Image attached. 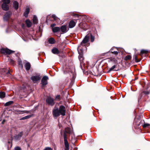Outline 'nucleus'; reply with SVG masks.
I'll use <instances>...</instances> for the list:
<instances>
[{"label":"nucleus","mask_w":150,"mask_h":150,"mask_svg":"<svg viewBox=\"0 0 150 150\" xmlns=\"http://www.w3.org/2000/svg\"><path fill=\"white\" fill-rule=\"evenodd\" d=\"M145 93L146 94H148L149 93L148 92H145Z\"/></svg>","instance_id":"a18cd8bd"},{"label":"nucleus","mask_w":150,"mask_h":150,"mask_svg":"<svg viewBox=\"0 0 150 150\" xmlns=\"http://www.w3.org/2000/svg\"><path fill=\"white\" fill-rule=\"evenodd\" d=\"M66 133H66L65 132H64V140L67 139V135L66 134Z\"/></svg>","instance_id":"72a5a7b5"},{"label":"nucleus","mask_w":150,"mask_h":150,"mask_svg":"<svg viewBox=\"0 0 150 150\" xmlns=\"http://www.w3.org/2000/svg\"><path fill=\"white\" fill-rule=\"evenodd\" d=\"M81 27L84 30H87L88 29L87 27L85 28H83L82 27Z\"/></svg>","instance_id":"a19ab883"},{"label":"nucleus","mask_w":150,"mask_h":150,"mask_svg":"<svg viewBox=\"0 0 150 150\" xmlns=\"http://www.w3.org/2000/svg\"><path fill=\"white\" fill-rule=\"evenodd\" d=\"M65 146H69V144L67 139L64 140Z\"/></svg>","instance_id":"a878e982"},{"label":"nucleus","mask_w":150,"mask_h":150,"mask_svg":"<svg viewBox=\"0 0 150 150\" xmlns=\"http://www.w3.org/2000/svg\"><path fill=\"white\" fill-rule=\"evenodd\" d=\"M55 24H52V25H51V27H54V26H55Z\"/></svg>","instance_id":"79ce46f5"},{"label":"nucleus","mask_w":150,"mask_h":150,"mask_svg":"<svg viewBox=\"0 0 150 150\" xmlns=\"http://www.w3.org/2000/svg\"><path fill=\"white\" fill-rule=\"evenodd\" d=\"M29 111L26 110L21 111L19 110H16L15 111V113L17 114H22L25 113H28Z\"/></svg>","instance_id":"f8f14e48"},{"label":"nucleus","mask_w":150,"mask_h":150,"mask_svg":"<svg viewBox=\"0 0 150 150\" xmlns=\"http://www.w3.org/2000/svg\"><path fill=\"white\" fill-rule=\"evenodd\" d=\"M116 66L115 65H114L112 66L109 70L108 72H110L111 71L113 70L115 68Z\"/></svg>","instance_id":"473e14b6"},{"label":"nucleus","mask_w":150,"mask_h":150,"mask_svg":"<svg viewBox=\"0 0 150 150\" xmlns=\"http://www.w3.org/2000/svg\"><path fill=\"white\" fill-rule=\"evenodd\" d=\"M143 127H150V124L148 123H144L143 126Z\"/></svg>","instance_id":"7c9ffc66"},{"label":"nucleus","mask_w":150,"mask_h":150,"mask_svg":"<svg viewBox=\"0 0 150 150\" xmlns=\"http://www.w3.org/2000/svg\"><path fill=\"white\" fill-rule=\"evenodd\" d=\"M5 96V93L4 92H0V98H3Z\"/></svg>","instance_id":"5701e85b"},{"label":"nucleus","mask_w":150,"mask_h":150,"mask_svg":"<svg viewBox=\"0 0 150 150\" xmlns=\"http://www.w3.org/2000/svg\"><path fill=\"white\" fill-rule=\"evenodd\" d=\"M148 51L146 50H142L141 51V54H146L148 52Z\"/></svg>","instance_id":"c85d7f7f"},{"label":"nucleus","mask_w":150,"mask_h":150,"mask_svg":"<svg viewBox=\"0 0 150 150\" xmlns=\"http://www.w3.org/2000/svg\"><path fill=\"white\" fill-rule=\"evenodd\" d=\"M52 52L54 54H58L59 53V51L58 49L56 48H53L52 50Z\"/></svg>","instance_id":"dca6fc26"},{"label":"nucleus","mask_w":150,"mask_h":150,"mask_svg":"<svg viewBox=\"0 0 150 150\" xmlns=\"http://www.w3.org/2000/svg\"><path fill=\"white\" fill-rule=\"evenodd\" d=\"M64 132L67 133H68L69 134H71L72 133V132L71 130V129L69 127L66 128L65 129Z\"/></svg>","instance_id":"f3484780"},{"label":"nucleus","mask_w":150,"mask_h":150,"mask_svg":"<svg viewBox=\"0 0 150 150\" xmlns=\"http://www.w3.org/2000/svg\"><path fill=\"white\" fill-rule=\"evenodd\" d=\"M115 70V71H117V70Z\"/></svg>","instance_id":"09e8293b"},{"label":"nucleus","mask_w":150,"mask_h":150,"mask_svg":"<svg viewBox=\"0 0 150 150\" xmlns=\"http://www.w3.org/2000/svg\"><path fill=\"white\" fill-rule=\"evenodd\" d=\"M90 37V35H87L84 38L82 42H81L80 45L78 47V51L79 53H80L79 50L81 52L83 50V48L82 47L86 48V46L87 42H88L89 39Z\"/></svg>","instance_id":"f03ea898"},{"label":"nucleus","mask_w":150,"mask_h":150,"mask_svg":"<svg viewBox=\"0 0 150 150\" xmlns=\"http://www.w3.org/2000/svg\"><path fill=\"white\" fill-rule=\"evenodd\" d=\"M13 101H10L6 103L5 104L4 106H9L11 104H13Z\"/></svg>","instance_id":"b1692460"},{"label":"nucleus","mask_w":150,"mask_h":150,"mask_svg":"<svg viewBox=\"0 0 150 150\" xmlns=\"http://www.w3.org/2000/svg\"><path fill=\"white\" fill-rule=\"evenodd\" d=\"M1 52L2 53H6L7 54H10L11 53L14 52V51L9 50L8 49L2 48L1 49Z\"/></svg>","instance_id":"423d86ee"},{"label":"nucleus","mask_w":150,"mask_h":150,"mask_svg":"<svg viewBox=\"0 0 150 150\" xmlns=\"http://www.w3.org/2000/svg\"><path fill=\"white\" fill-rule=\"evenodd\" d=\"M31 79L35 83L36 81H37L40 80V78L38 76H32L31 77Z\"/></svg>","instance_id":"1a4fd4ad"},{"label":"nucleus","mask_w":150,"mask_h":150,"mask_svg":"<svg viewBox=\"0 0 150 150\" xmlns=\"http://www.w3.org/2000/svg\"><path fill=\"white\" fill-rule=\"evenodd\" d=\"M76 20H71V21L69 23V27L70 28H72L74 27L76 25Z\"/></svg>","instance_id":"6e6552de"},{"label":"nucleus","mask_w":150,"mask_h":150,"mask_svg":"<svg viewBox=\"0 0 150 150\" xmlns=\"http://www.w3.org/2000/svg\"><path fill=\"white\" fill-rule=\"evenodd\" d=\"M48 42L50 44H53L55 43V41L53 38H50L48 40Z\"/></svg>","instance_id":"6ab92c4d"},{"label":"nucleus","mask_w":150,"mask_h":150,"mask_svg":"<svg viewBox=\"0 0 150 150\" xmlns=\"http://www.w3.org/2000/svg\"><path fill=\"white\" fill-rule=\"evenodd\" d=\"M15 150H20V148L19 147H16L15 148Z\"/></svg>","instance_id":"4c0bfd02"},{"label":"nucleus","mask_w":150,"mask_h":150,"mask_svg":"<svg viewBox=\"0 0 150 150\" xmlns=\"http://www.w3.org/2000/svg\"><path fill=\"white\" fill-rule=\"evenodd\" d=\"M5 120H3L2 121V123L4 124L5 122Z\"/></svg>","instance_id":"37998d69"},{"label":"nucleus","mask_w":150,"mask_h":150,"mask_svg":"<svg viewBox=\"0 0 150 150\" xmlns=\"http://www.w3.org/2000/svg\"><path fill=\"white\" fill-rule=\"evenodd\" d=\"M52 115L54 117H57L60 115L64 116L65 115V107L63 105H60L59 108L54 109L52 111Z\"/></svg>","instance_id":"f257e3e1"},{"label":"nucleus","mask_w":150,"mask_h":150,"mask_svg":"<svg viewBox=\"0 0 150 150\" xmlns=\"http://www.w3.org/2000/svg\"><path fill=\"white\" fill-rule=\"evenodd\" d=\"M25 22L27 26L28 27H29L31 26L32 23L29 20H26L25 21Z\"/></svg>","instance_id":"aec40b11"},{"label":"nucleus","mask_w":150,"mask_h":150,"mask_svg":"<svg viewBox=\"0 0 150 150\" xmlns=\"http://www.w3.org/2000/svg\"><path fill=\"white\" fill-rule=\"evenodd\" d=\"M31 66L30 64L28 62H26L25 64V67L26 70L28 71L30 70Z\"/></svg>","instance_id":"4468645a"},{"label":"nucleus","mask_w":150,"mask_h":150,"mask_svg":"<svg viewBox=\"0 0 150 150\" xmlns=\"http://www.w3.org/2000/svg\"><path fill=\"white\" fill-rule=\"evenodd\" d=\"M10 1V0H2L1 1V2L2 3L1 7L3 10L5 11L8 10L9 9V4Z\"/></svg>","instance_id":"7ed1b4c3"},{"label":"nucleus","mask_w":150,"mask_h":150,"mask_svg":"<svg viewBox=\"0 0 150 150\" xmlns=\"http://www.w3.org/2000/svg\"><path fill=\"white\" fill-rule=\"evenodd\" d=\"M60 30V28L59 27H55L52 28V30L53 32H57Z\"/></svg>","instance_id":"a211bd4d"},{"label":"nucleus","mask_w":150,"mask_h":150,"mask_svg":"<svg viewBox=\"0 0 150 150\" xmlns=\"http://www.w3.org/2000/svg\"><path fill=\"white\" fill-rule=\"evenodd\" d=\"M9 61L10 62H11L12 64H13L14 63V61L12 59H9Z\"/></svg>","instance_id":"e433bc0d"},{"label":"nucleus","mask_w":150,"mask_h":150,"mask_svg":"<svg viewBox=\"0 0 150 150\" xmlns=\"http://www.w3.org/2000/svg\"><path fill=\"white\" fill-rule=\"evenodd\" d=\"M52 17L53 18L54 20V21H56L57 19H58L59 18L57 17L55 15H53L52 16Z\"/></svg>","instance_id":"2f4dec72"},{"label":"nucleus","mask_w":150,"mask_h":150,"mask_svg":"<svg viewBox=\"0 0 150 150\" xmlns=\"http://www.w3.org/2000/svg\"><path fill=\"white\" fill-rule=\"evenodd\" d=\"M88 35H90V37H91V42H93L94 40V37L93 36L91 33L88 34Z\"/></svg>","instance_id":"cd10ccee"},{"label":"nucleus","mask_w":150,"mask_h":150,"mask_svg":"<svg viewBox=\"0 0 150 150\" xmlns=\"http://www.w3.org/2000/svg\"><path fill=\"white\" fill-rule=\"evenodd\" d=\"M44 150H52V149L51 148L47 147Z\"/></svg>","instance_id":"f704fd0d"},{"label":"nucleus","mask_w":150,"mask_h":150,"mask_svg":"<svg viewBox=\"0 0 150 150\" xmlns=\"http://www.w3.org/2000/svg\"><path fill=\"white\" fill-rule=\"evenodd\" d=\"M12 13V12L11 11L7 12L3 17L4 20L5 21H7L10 18Z\"/></svg>","instance_id":"39448f33"},{"label":"nucleus","mask_w":150,"mask_h":150,"mask_svg":"<svg viewBox=\"0 0 150 150\" xmlns=\"http://www.w3.org/2000/svg\"><path fill=\"white\" fill-rule=\"evenodd\" d=\"M46 102L48 105L51 106L54 105L55 103L54 99L50 97H47Z\"/></svg>","instance_id":"20e7f679"},{"label":"nucleus","mask_w":150,"mask_h":150,"mask_svg":"<svg viewBox=\"0 0 150 150\" xmlns=\"http://www.w3.org/2000/svg\"><path fill=\"white\" fill-rule=\"evenodd\" d=\"M60 98V96L59 95H57L56 97V100H59V99Z\"/></svg>","instance_id":"c9c22d12"},{"label":"nucleus","mask_w":150,"mask_h":150,"mask_svg":"<svg viewBox=\"0 0 150 150\" xmlns=\"http://www.w3.org/2000/svg\"><path fill=\"white\" fill-rule=\"evenodd\" d=\"M83 24H84V25H86V24L85 23H83Z\"/></svg>","instance_id":"de8ad7c7"},{"label":"nucleus","mask_w":150,"mask_h":150,"mask_svg":"<svg viewBox=\"0 0 150 150\" xmlns=\"http://www.w3.org/2000/svg\"><path fill=\"white\" fill-rule=\"evenodd\" d=\"M48 79V78L47 76H45L43 77L41 80V83L43 86L47 84V80Z\"/></svg>","instance_id":"0eeeda50"},{"label":"nucleus","mask_w":150,"mask_h":150,"mask_svg":"<svg viewBox=\"0 0 150 150\" xmlns=\"http://www.w3.org/2000/svg\"><path fill=\"white\" fill-rule=\"evenodd\" d=\"M65 150H69V146H65Z\"/></svg>","instance_id":"ea45409f"},{"label":"nucleus","mask_w":150,"mask_h":150,"mask_svg":"<svg viewBox=\"0 0 150 150\" xmlns=\"http://www.w3.org/2000/svg\"><path fill=\"white\" fill-rule=\"evenodd\" d=\"M76 16H77V17H78L79 16H78V15H76Z\"/></svg>","instance_id":"49530a36"},{"label":"nucleus","mask_w":150,"mask_h":150,"mask_svg":"<svg viewBox=\"0 0 150 150\" xmlns=\"http://www.w3.org/2000/svg\"><path fill=\"white\" fill-rule=\"evenodd\" d=\"M31 115L26 116L24 117H22V118H21V120H23L28 119V118H30V117H31Z\"/></svg>","instance_id":"bb28decb"},{"label":"nucleus","mask_w":150,"mask_h":150,"mask_svg":"<svg viewBox=\"0 0 150 150\" xmlns=\"http://www.w3.org/2000/svg\"><path fill=\"white\" fill-rule=\"evenodd\" d=\"M114 49H116V47H112L110 50V51H111V52L112 54H113L115 55H117L118 54V52H117V51H112V50Z\"/></svg>","instance_id":"412c9836"},{"label":"nucleus","mask_w":150,"mask_h":150,"mask_svg":"<svg viewBox=\"0 0 150 150\" xmlns=\"http://www.w3.org/2000/svg\"><path fill=\"white\" fill-rule=\"evenodd\" d=\"M79 51L80 53L79 54H79L80 55H79V60L81 61V60H82L83 59L82 57L81 56V55L82 54V53L83 51L81 52V51L80 50H79ZM82 51H83V50H82Z\"/></svg>","instance_id":"393cba45"},{"label":"nucleus","mask_w":150,"mask_h":150,"mask_svg":"<svg viewBox=\"0 0 150 150\" xmlns=\"http://www.w3.org/2000/svg\"><path fill=\"white\" fill-rule=\"evenodd\" d=\"M13 7L15 10H17L18 9V3L17 1H15L13 2Z\"/></svg>","instance_id":"2eb2a0df"},{"label":"nucleus","mask_w":150,"mask_h":150,"mask_svg":"<svg viewBox=\"0 0 150 150\" xmlns=\"http://www.w3.org/2000/svg\"><path fill=\"white\" fill-rule=\"evenodd\" d=\"M30 9L28 8H26L25 12L24 13V16L25 17L28 16V13H29Z\"/></svg>","instance_id":"ddd939ff"},{"label":"nucleus","mask_w":150,"mask_h":150,"mask_svg":"<svg viewBox=\"0 0 150 150\" xmlns=\"http://www.w3.org/2000/svg\"><path fill=\"white\" fill-rule=\"evenodd\" d=\"M131 56L130 55H128L126 56L125 59L126 60H127L131 59Z\"/></svg>","instance_id":"c756f323"},{"label":"nucleus","mask_w":150,"mask_h":150,"mask_svg":"<svg viewBox=\"0 0 150 150\" xmlns=\"http://www.w3.org/2000/svg\"><path fill=\"white\" fill-rule=\"evenodd\" d=\"M6 74H10V72H9V71H8L6 73Z\"/></svg>","instance_id":"c03bdc74"},{"label":"nucleus","mask_w":150,"mask_h":150,"mask_svg":"<svg viewBox=\"0 0 150 150\" xmlns=\"http://www.w3.org/2000/svg\"><path fill=\"white\" fill-rule=\"evenodd\" d=\"M33 21L34 24H37L38 22V19L37 17L35 16H34L33 18Z\"/></svg>","instance_id":"4be33fe9"},{"label":"nucleus","mask_w":150,"mask_h":150,"mask_svg":"<svg viewBox=\"0 0 150 150\" xmlns=\"http://www.w3.org/2000/svg\"><path fill=\"white\" fill-rule=\"evenodd\" d=\"M22 135L23 132H21L19 133L18 134L14 136V139L16 140H19L22 136Z\"/></svg>","instance_id":"9b49d317"},{"label":"nucleus","mask_w":150,"mask_h":150,"mask_svg":"<svg viewBox=\"0 0 150 150\" xmlns=\"http://www.w3.org/2000/svg\"><path fill=\"white\" fill-rule=\"evenodd\" d=\"M60 29L61 31L63 33H66L67 30V26L65 25H63L61 26Z\"/></svg>","instance_id":"9d476101"},{"label":"nucleus","mask_w":150,"mask_h":150,"mask_svg":"<svg viewBox=\"0 0 150 150\" xmlns=\"http://www.w3.org/2000/svg\"><path fill=\"white\" fill-rule=\"evenodd\" d=\"M134 57L135 59V60L137 61V56L136 55H134Z\"/></svg>","instance_id":"58836bf2"}]
</instances>
